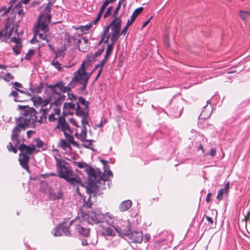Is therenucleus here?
Returning a JSON list of instances; mask_svg holds the SVG:
<instances>
[{"label":"nucleus","instance_id":"50","mask_svg":"<svg viewBox=\"0 0 250 250\" xmlns=\"http://www.w3.org/2000/svg\"><path fill=\"white\" fill-rule=\"evenodd\" d=\"M88 49V46L87 45H84V46H79V49L81 51L83 52H85Z\"/></svg>","mask_w":250,"mask_h":250},{"label":"nucleus","instance_id":"33","mask_svg":"<svg viewBox=\"0 0 250 250\" xmlns=\"http://www.w3.org/2000/svg\"><path fill=\"white\" fill-rule=\"evenodd\" d=\"M10 95L15 97L14 101L16 102H22L25 101L21 98L17 90H12Z\"/></svg>","mask_w":250,"mask_h":250},{"label":"nucleus","instance_id":"63","mask_svg":"<svg viewBox=\"0 0 250 250\" xmlns=\"http://www.w3.org/2000/svg\"><path fill=\"white\" fill-rule=\"evenodd\" d=\"M70 122L73 125L76 126V127H79L78 125H77V123L76 121V120L73 118H71L69 119Z\"/></svg>","mask_w":250,"mask_h":250},{"label":"nucleus","instance_id":"64","mask_svg":"<svg viewBox=\"0 0 250 250\" xmlns=\"http://www.w3.org/2000/svg\"><path fill=\"white\" fill-rule=\"evenodd\" d=\"M206 218L207 219V221L211 224V225H213V220L210 217H209L208 216H206Z\"/></svg>","mask_w":250,"mask_h":250},{"label":"nucleus","instance_id":"26","mask_svg":"<svg viewBox=\"0 0 250 250\" xmlns=\"http://www.w3.org/2000/svg\"><path fill=\"white\" fill-rule=\"evenodd\" d=\"M89 180L91 181V182L93 183V184L90 185L87 188V191L88 193H96L98 192L99 187H100V186L98 185V184L101 185L102 184L100 183H96L94 182H92L90 179Z\"/></svg>","mask_w":250,"mask_h":250},{"label":"nucleus","instance_id":"36","mask_svg":"<svg viewBox=\"0 0 250 250\" xmlns=\"http://www.w3.org/2000/svg\"><path fill=\"white\" fill-rule=\"evenodd\" d=\"M63 194L62 191H58L56 193H51V197L53 198V200H57L62 198V197Z\"/></svg>","mask_w":250,"mask_h":250},{"label":"nucleus","instance_id":"13","mask_svg":"<svg viewBox=\"0 0 250 250\" xmlns=\"http://www.w3.org/2000/svg\"><path fill=\"white\" fill-rule=\"evenodd\" d=\"M32 100L34 103V104L35 106H38L39 105L41 106L42 107H44L46 106L47 105H48L51 101H52L51 104L49 106V108H48L50 109L51 107V105L52 104L57 105L54 102V101L53 99L51 98L50 97V94H49V97L48 98L45 99H42L40 97H34L32 98Z\"/></svg>","mask_w":250,"mask_h":250},{"label":"nucleus","instance_id":"35","mask_svg":"<svg viewBox=\"0 0 250 250\" xmlns=\"http://www.w3.org/2000/svg\"><path fill=\"white\" fill-rule=\"evenodd\" d=\"M16 0H11L9 2V6L6 8L5 7H3L1 8L2 10H4V14H6L9 12L12 7L13 6V4L15 2Z\"/></svg>","mask_w":250,"mask_h":250},{"label":"nucleus","instance_id":"44","mask_svg":"<svg viewBox=\"0 0 250 250\" xmlns=\"http://www.w3.org/2000/svg\"><path fill=\"white\" fill-rule=\"evenodd\" d=\"M104 48L103 47L101 49H100L97 51H96L95 53H94L92 55L95 57V58L100 56L104 52Z\"/></svg>","mask_w":250,"mask_h":250},{"label":"nucleus","instance_id":"3","mask_svg":"<svg viewBox=\"0 0 250 250\" xmlns=\"http://www.w3.org/2000/svg\"><path fill=\"white\" fill-rule=\"evenodd\" d=\"M56 160V167L60 177L65 179L71 184L75 186L83 185L81 179L75 175L73 171L68 167L65 166L63 161L55 158Z\"/></svg>","mask_w":250,"mask_h":250},{"label":"nucleus","instance_id":"18","mask_svg":"<svg viewBox=\"0 0 250 250\" xmlns=\"http://www.w3.org/2000/svg\"><path fill=\"white\" fill-rule=\"evenodd\" d=\"M19 161L21 167L28 172H29V168L28 165V163L29 161V157L25 155V154L20 153Z\"/></svg>","mask_w":250,"mask_h":250},{"label":"nucleus","instance_id":"62","mask_svg":"<svg viewBox=\"0 0 250 250\" xmlns=\"http://www.w3.org/2000/svg\"><path fill=\"white\" fill-rule=\"evenodd\" d=\"M125 1V0H119L118 5H119L120 6H121V5H123V6L125 7L126 4V2Z\"/></svg>","mask_w":250,"mask_h":250},{"label":"nucleus","instance_id":"45","mask_svg":"<svg viewBox=\"0 0 250 250\" xmlns=\"http://www.w3.org/2000/svg\"><path fill=\"white\" fill-rule=\"evenodd\" d=\"M34 51L33 50H29L25 57V59L29 60L30 59L31 56L34 54Z\"/></svg>","mask_w":250,"mask_h":250},{"label":"nucleus","instance_id":"28","mask_svg":"<svg viewBox=\"0 0 250 250\" xmlns=\"http://www.w3.org/2000/svg\"><path fill=\"white\" fill-rule=\"evenodd\" d=\"M229 182H228L226 184L225 187L223 188H221L219 191L218 195L216 197V198L217 199V200H218L219 201H221L222 199V196H223V194L228 193V192L229 190Z\"/></svg>","mask_w":250,"mask_h":250},{"label":"nucleus","instance_id":"4","mask_svg":"<svg viewBox=\"0 0 250 250\" xmlns=\"http://www.w3.org/2000/svg\"><path fill=\"white\" fill-rule=\"evenodd\" d=\"M17 125L13 128L11 135V139L13 142L15 147L13 146L12 143L9 142L7 146L8 150L10 152H13L14 153H17V149L16 147L18 146L21 143H24L25 139L23 135L21 134V131H24L26 129L21 124L16 123Z\"/></svg>","mask_w":250,"mask_h":250},{"label":"nucleus","instance_id":"7","mask_svg":"<svg viewBox=\"0 0 250 250\" xmlns=\"http://www.w3.org/2000/svg\"><path fill=\"white\" fill-rule=\"evenodd\" d=\"M77 102L76 115L82 118V124H83V122L88 123V102L82 97H78Z\"/></svg>","mask_w":250,"mask_h":250},{"label":"nucleus","instance_id":"58","mask_svg":"<svg viewBox=\"0 0 250 250\" xmlns=\"http://www.w3.org/2000/svg\"><path fill=\"white\" fill-rule=\"evenodd\" d=\"M43 144V142L41 140H38L37 141V144H36V145L38 147H42V145Z\"/></svg>","mask_w":250,"mask_h":250},{"label":"nucleus","instance_id":"21","mask_svg":"<svg viewBox=\"0 0 250 250\" xmlns=\"http://www.w3.org/2000/svg\"><path fill=\"white\" fill-rule=\"evenodd\" d=\"M48 25L41 21H38V23L34 27L35 31L38 33L42 31L43 33H45L48 31Z\"/></svg>","mask_w":250,"mask_h":250},{"label":"nucleus","instance_id":"39","mask_svg":"<svg viewBox=\"0 0 250 250\" xmlns=\"http://www.w3.org/2000/svg\"><path fill=\"white\" fill-rule=\"evenodd\" d=\"M51 64L59 71L62 69L61 64L58 61H56L55 59L52 61Z\"/></svg>","mask_w":250,"mask_h":250},{"label":"nucleus","instance_id":"38","mask_svg":"<svg viewBox=\"0 0 250 250\" xmlns=\"http://www.w3.org/2000/svg\"><path fill=\"white\" fill-rule=\"evenodd\" d=\"M21 46L22 45L21 43H18V44H16L13 47V50L16 55H18L20 53V50L21 48Z\"/></svg>","mask_w":250,"mask_h":250},{"label":"nucleus","instance_id":"16","mask_svg":"<svg viewBox=\"0 0 250 250\" xmlns=\"http://www.w3.org/2000/svg\"><path fill=\"white\" fill-rule=\"evenodd\" d=\"M125 235L132 239L133 242L140 243L143 240V233L141 231H134L129 233H126Z\"/></svg>","mask_w":250,"mask_h":250},{"label":"nucleus","instance_id":"48","mask_svg":"<svg viewBox=\"0 0 250 250\" xmlns=\"http://www.w3.org/2000/svg\"><path fill=\"white\" fill-rule=\"evenodd\" d=\"M10 41L11 42H15L16 44H18V43H21V40L20 38H17L16 37H13L11 39Z\"/></svg>","mask_w":250,"mask_h":250},{"label":"nucleus","instance_id":"55","mask_svg":"<svg viewBox=\"0 0 250 250\" xmlns=\"http://www.w3.org/2000/svg\"><path fill=\"white\" fill-rule=\"evenodd\" d=\"M36 34L39 36V38L41 39H42V40H46V37L45 36H44L43 35V33H40V32H38V33L37 32H36Z\"/></svg>","mask_w":250,"mask_h":250},{"label":"nucleus","instance_id":"57","mask_svg":"<svg viewBox=\"0 0 250 250\" xmlns=\"http://www.w3.org/2000/svg\"><path fill=\"white\" fill-rule=\"evenodd\" d=\"M13 84L15 86V87H14L15 89V88H18V87L19 88H22V84L21 83H19V82H14Z\"/></svg>","mask_w":250,"mask_h":250},{"label":"nucleus","instance_id":"49","mask_svg":"<svg viewBox=\"0 0 250 250\" xmlns=\"http://www.w3.org/2000/svg\"><path fill=\"white\" fill-rule=\"evenodd\" d=\"M14 79V76H12L10 73H7L4 77V80L6 81H9L10 80Z\"/></svg>","mask_w":250,"mask_h":250},{"label":"nucleus","instance_id":"46","mask_svg":"<svg viewBox=\"0 0 250 250\" xmlns=\"http://www.w3.org/2000/svg\"><path fill=\"white\" fill-rule=\"evenodd\" d=\"M112 10V6H110L107 9L104 15V18L105 19L107 17L109 16L111 14V11Z\"/></svg>","mask_w":250,"mask_h":250},{"label":"nucleus","instance_id":"1","mask_svg":"<svg viewBox=\"0 0 250 250\" xmlns=\"http://www.w3.org/2000/svg\"><path fill=\"white\" fill-rule=\"evenodd\" d=\"M48 108H41L37 112L33 107L23 106L21 115L15 119L16 123L21 124L25 128L35 127L36 123L43 124L46 122Z\"/></svg>","mask_w":250,"mask_h":250},{"label":"nucleus","instance_id":"34","mask_svg":"<svg viewBox=\"0 0 250 250\" xmlns=\"http://www.w3.org/2000/svg\"><path fill=\"white\" fill-rule=\"evenodd\" d=\"M68 94V100H70L71 102L75 103V104H78V97L76 95H74L72 93L70 92H67Z\"/></svg>","mask_w":250,"mask_h":250},{"label":"nucleus","instance_id":"53","mask_svg":"<svg viewBox=\"0 0 250 250\" xmlns=\"http://www.w3.org/2000/svg\"><path fill=\"white\" fill-rule=\"evenodd\" d=\"M93 54H88L87 57L88 58V61L90 62H95V58L92 55Z\"/></svg>","mask_w":250,"mask_h":250},{"label":"nucleus","instance_id":"5","mask_svg":"<svg viewBox=\"0 0 250 250\" xmlns=\"http://www.w3.org/2000/svg\"><path fill=\"white\" fill-rule=\"evenodd\" d=\"M121 26V20L120 17L115 18L110 24L106 27H108V30L111 27V32L110 34L107 36L106 40L104 41V43H106L108 42L109 35L111 36L110 40L111 43L114 44L116 43L120 36Z\"/></svg>","mask_w":250,"mask_h":250},{"label":"nucleus","instance_id":"2","mask_svg":"<svg viewBox=\"0 0 250 250\" xmlns=\"http://www.w3.org/2000/svg\"><path fill=\"white\" fill-rule=\"evenodd\" d=\"M77 85L76 82L72 78L70 83L65 85L63 81H60L53 84H50L48 87L50 90V97L54 101L55 104L58 106L61 105L62 103L64 101L65 96L62 94L60 92L57 90L58 88L61 92L65 93L71 91L72 88L75 87Z\"/></svg>","mask_w":250,"mask_h":250},{"label":"nucleus","instance_id":"23","mask_svg":"<svg viewBox=\"0 0 250 250\" xmlns=\"http://www.w3.org/2000/svg\"><path fill=\"white\" fill-rule=\"evenodd\" d=\"M143 10V7H141L134 10L131 16L130 20L127 21V26H130L132 24L136 18L142 12Z\"/></svg>","mask_w":250,"mask_h":250},{"label":"nucleus","instance_id":"9","mask_svg":"<svg viewBox=\"0 0 250 250\" xmlns=\"http://www.w3.org/2000/svg\"><path fill=\"white\" fill-rule=\"evenodd\" d=\"M73 165L77 166L80 168H84L85 171L86 172L89 179L91 180H95L96 176L98 175V177L99 178L100 169L99 168H93L87 165L85 163L83 162H74L73 163Z\"/></svg>","mask_w":250,"mask_h":250},{"label":"nucleus","instance_id":"41","mask_svg":"<svg viewBox=\"0 0 250 250\" xmlns=\"http://www.w3.org/2000/svg\"><path fill=\"white\" fill-rule=\"evenodd\" d=\"M83 201H84V204H83L84 207L86 206L88 208H91L92 203L90 201V196H89L88 197V198H87V200L86 199V197H85L83 199Z\"/></svg>","mask_w":250,"mask_h":250},{"label":"nucleus","instance_id":"30","mask_svg":"<svg viewBox=\"0 0 250 250\" xmlns=\"http://www.w3.org/2000/svg\"><path fill=\"white\" fill-rule=\"evenodd\" d=\"M101 223L105 222L108 225H111L113 222V217L109 213L103 214Z\"/></svg>","mask_w":250,"mask_h":250},{"label":"nucleus","instance_id":"17","mask_svg":"<svg viewBox=\"0 0 250 250\" xmlns=\"http://www.w3.org/2000/svg\"><path fill=\"white\" fill-rule=\"evenodd\" d=\"M51 20L50 10L48 8H46L45 10L41 14L38 18V21H41L42 22L48 24Z\"/></svg>","mask_w":250,"mask_h":250},{"label":"nucleus","instance_id":"10","mask_svg":"<svg viewBox=\"0 0 250 250\" xmlns=\"http://www.w3.org/2000/svg\"><path fill=\"white\" fill-rule=\"evenodd\" d=\"M103 216V214L100 210L94 209L88 211L83 217L87 220L89 224L92 225L101 223Z\"/></svg>","mask_w":250,"mask_h":250},{"label":"nucleus","instance_id":"54","mask_svg":"<svg viewBox=\"0 0 250 250\" xmlns=\"http://www.w3.org/2000/svg\"><path fill=\"white\" fill-rule=\"evenodd\" d=\"M107 2H104L103 5L101 6L100 11L101 12H104V10H105V8L108 6L107 4Z\"/></svg>","mask_w":250,"mask_h":250},{"label":"nucleus","instance_id":"12","mask_svg":"<svg viewBox=\"0 0 250 250\" xmlns=\"http://www.w3.org/2000/svg\"><path fill=\"white\" fill-rule=\"evenodd\" d=\"M104 173L100 170V174L99 178L98 176L96 177L95 180H91L92 182H94L96 183H100L103 184V185H104L105 182L108 180V178L110 177H112L113 174L111 171L109 169V167L107 166H104Z\"/></svg>","mask_w":250,"mask_h":250},{"label":"nucleus","instance_id":"40","mask_svg":"<svg viewBox=\"0 0 250 250\" xmlns=\"http://www.w3.org/2000/svg\"><path fill=\"white\" fill-rule=\"evenodd\" d=\"M108 27L104 28V30L102 34V37L101 39L100 40V41H99V42H98V45H101V44L104 42V39L106 36V34L108 33Z\"/></svg>","mask_w":250,"mask_h":250},{"label":"nucleus","instance_id":"19","mask_svg":"<svg viewBox=\"0 0 250 250\" xmlns=\"http://www.w3.org/2000/svg\"><path fill=\"white\" fill-rule=\"evenodd\" d=\"M212 109L211 105L208 106V105H206L204 107V109L201 112V113L199 116L200 119H206L208 118L211 114Z\"/></svg>","mask_w":250,"mask_h":250},{"label":"nucleus","instance_id":"22","mask_svg":"<svg viewBox=\"0 0 250 250\" xmlns=\"http://www.w3.org/2000/svg\"><path fill=\"white\" fill-rule=\"evenodd\" d=\"M74 222L75 220H73L70 221L68 225H65L64 223L61 224L62 227V231L66 236H72L71 233L68 229L72 225Z\"/></svg>","mask_w":250,"mask_h":250},{"label":"nucleus","instance_id":"15","mask_svg":"<svg viewBox=\"0 0 250 250\" xmlns=\"http://www.w3.org/2000/svg\"><path fill=\"white\" fill-rule=\"evenodd\" d=\"M18 149L21 151V154H32L36 150V147L34 145H31L27 146L22 143L20 144L18 146H17Z\"/></svg>","mask_w":250,"mask_h":250},{"label":"nucleus","instance_id":"6","mask_svg":"<svg viewBox=\"0 0 250 250\" xmlns=\"http://www.w3.org/2000/svg\"><path fill=\"white\" fill-rule=\"evenodd\" d=\"M92 72V71L89 74L86 72L84 62H83L80 68L74 73V76L73 79L76 82L77 84L80 83L82 85V86L80 88L81 90H85L88 80Z\"/></svg>","mask_w":250,"mask_h":250},{"label":"nucleus","instance_id":"24","mask_svg":"<svg viewBox=\"0 0 250 250\" xmlns=\"http://www.w3.org/2000/svg\"><path fill=\"white\" fill-rule=\"evenodd\" d=\"M63 109L65 111H74L76 112L77 104L74 102L65 103L63 105Z\"/></svg>","mask_w":250,"mask_h":250},{"label":"nucleus","instance_id":"32","mask_svg":"<svg viewBox=\"0 0 250 250\" xmlns=\"http://www.w3.org/2000/svg\"><path fill=\"white\" fill-rule=\"evenodd\" d=\"M52 233L55 236H61L62 235L63 232L62 231L61 225L60 224L55 227L54 229L52 231Z\"/></svg>","mask_w":250,"mask_h":250},{"label":"nucleus","instance_id":"29","mask_svg":"<svg viewBox=\"0 0 250 250\" xmlns=\"http://www.w3.org/2000/svg\"><path fill=\"white\" fill-rule=\"evenodd\" d=\"M132 202L130 200L123 201L119 206L120 210L123 212L128 210L131 206Z\"/></svg>","mask_w":250,"mask_h":250},{"label":"nucleus","instance_id":"47","mask_svg":"<svg viewBox=\"0 0 250 250\" xmlns=\"http://www.w3.org/2000/svg\"><path fill=\"white\" fill-rule=\"evenodd\" d=\"M92 26V23H89L88 24L82 27V31L85 32L87 31Z\"/></svg>","mask_w":250,"mask_h":250},{"label":"nucleus","instance_id":"52","mask_svg":"<svg viewBox=\"0 0 250 250\" xmlns=\"http://www.w3.org/2000/svg\"><path fill=\"white\" fill-rule=\"evenodd\" d=\"M121 8V6L118 5L117 7L116 8L114 13H113V17H114V19L117 17V14L119 10V9H120Z\"/></svg>","mask_w":250,"mask_h":250},{"label":"nucleus","instance_id":"51","mask_svg":"<svg viewBox=\"0 0 250 250\" xmlns=\"http://www.w3.org/2000/svg\"><path fill=\"white\" fill-rule=\"evenodd\" d=\"M54 112H55V113L54 114H55L56 115H57V116L58 117V120H59V118H62V117L60 116V112H61V110L60 108H55Z\"/></svg>","mask_w":250,"mask_h":250},{"label":"nucleus","instance_id":"37","mask_svg":"<svg viewBox=\"0 0 250 250\" xmlns=\"http://www.w3.org/2000/svg\"><path fill=\"white\" fill-rule=\"evenodd\" d=\"M113 45H114V44H112V43H111L107 46L104 57H107L108 58H109V57L110 55L111 52L113 50Z\"/></svg>","mask_w":250,"mask_h":250},{"label":"nucleus","instance_id":"56","mask_svg":"<svg viewBox=\"0 0 250 250\" xmlns=\"http://www.w3.org/2000/svg\"><path fill=\"white\" fill-rule=\"evenodd\" d=\"M63 55V50H58L56 52V58H57L58 57H62Z\"/></svg>","mask_w":250,"mask_h":250},{"label":"nucleus","instance_id":"43","mask_svg":"<svg viewBox=\"0 0 250 250\" xmlns=\"http://www.w3.org/2000/svg\"><path fill=\"white\" fill-rule=\"evenodd\" d=\"M60 145L63 148H66L70 147V145L64 140H61Z\"/></svg>","mask_w":250,"mask_h":250},{"label":"nucleus","instance_id":"59","mask_svg":"<svg viewBox=\"0 0 250 250\" xmlns=\"http://www.w3.org/2000/svg\"><path fill=\"white\" fill-rule=\"evenodd\" d=\"M216 150L215 149H213L212 148L210 151L208 153V154L211 156H214L216 154Z\"/></svg>","mask_w":250,"mask_h":250},{"label":"nucleus","instance_id":"42","mask_svg":"<svg viewBox=\"0 0 250 250\" xmlns=\"http://www.w3.org/2000/svg\"><path fill=\"white\" fill-rule=\"evenodd\" d=\"M56 115L55 114L52 113L50 115H49L48 117V120L49 122H55L58 120V117H56Z\"/></svg>","mask_w":250,"mask_h":250},{"label":"nucleus","instance_id":"27","mask_svg":"<svg viewBox=\"0 0 250 250\" xmlns=\"http://www.w3.org/2000/svg\"><path fill=\"white\" fill-rule=\"evenodd\" d=\"M100 231L104 236H111L113 235V229L109 227H104L103 225L100 226Z\"/></svg>","mask_w":250,"mask_h":250},{"label":"nucleus","instance_id":"11","mask_svg":"<svg viewBox=\"0 0 250 250\" xmlns=\"http://www.w3.org/2000/svg\"><path fill=\"white\" fill-rule=\"evenodd\" d=\"M87 125H89L88 123L83 122V124H82V130L81 132L80 140L83 143V147L93 150L94 149L91 147L93 140L86 139L87 137Z\"/></svg>","mask_w":250,"mask_h":250},{"label":"nucleus","instance_id":"8","mask_svg":"<svg viewBox=\"0 0 250 250\" xmlns=\"http://www.w3.org/2000/svg\"><path fill=\"white\" fill-rule=\"evenodd\" d=\"M56 128L63 132V134L67 141L74 146H78V144L74 141V137L71 135L73 131L71 130L69 125L66 123L64 118H59L58 124Z\"/></svg>","mask_w":250,"mask_h":250},{"label":"nucleus","instance_id":"14","mask_svg":"<svg viewBox=\"0 0 250 250\" xmlns=\"http://www.w3.org/2000/svg\"><path fill=\"white\" fill-rule=\"evenodd\" d=\"M10 26V25L7 23L3 29L0 30V40L1 42L8 40L11 37L13 28Z\"/></svg>","mask_w":250,"mask_h":250},{"label":"nucleus","instance_id":"31","mask_svg":"<svg viewBox=\"0 0 250 250\" xmlns=\"http://www.w3.org/2000/svg\"><path fill=\"white\" fill-rule=\"evenodd\" d=\"M238 15L242 20L246 21L250 18V12L249 11L240 10L238 12Z\"/></svg>","mask_w":250,"mask_h":250},{"label":"nucleus","instance_id":"20","mask_svg":"<svg viewBox=\"0 0 250 250\" xmlns=\"http://www.w3.org/2000/svg\"><path fill=\"white\" fill-rule=\"evenodd\" d=\"M30 0H21V1L17 3L13 9L14 13H18L19 15H21L23 14V10L21 9V4H26Z\"/></svg>","mask_w":250,"mask_h":250},{"label":"nucleus","instance_id":"25","mask_svg":"<svg viewBox=\"0 0 250 250\" xmlns=\"http://www.w3.org/2000/svg\"><path fill=\"white\" fill-rule=\"evenodd\" d=\"M76 229L79 233L84 237H88L89 235L90 229L83 227L80 225L77 226Z\"/></svg>","mask_w":250,"mask_h":250},{"label":"nucleus","instance_id":"61","mask_svg":"<svg viewBox=\"0 0 250 250\" xmlns=\"http://www.w3.org/2000/svg\"><path fill=\"white\" fill-rule=\"evenodd\" d=\"M15 89L17 91H19V92H20L21 93H23V94H25L27 95L28 96H30V94L28 93L27 92L24 91L23 90L17 88H15Z\"/></svg>","mask_w":250,"mask_h":250},{"label":"nucleus","instance_id":"60","mask_svg":"<svg viewBox=\"0 0 250 250\" xmlns=\"http://www.w3.org/2000/svg\"><path fill=\"white\" fill-rule=\"evenodd\" d=\"M212 194L211 193H208L207 196L206 201L207 203H209L211 201V197Z\"/></svg>","mask_w":250,"mask_h":250}]
</instances>
